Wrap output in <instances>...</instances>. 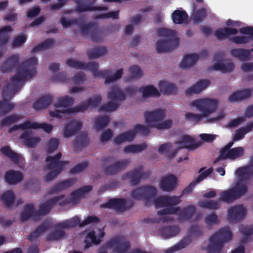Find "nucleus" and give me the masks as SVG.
<instances>
[{"label": "nucleus", "instance_id": "1", "mask_svg": "<svg viewBox=\"0 0 253 253\" xmlns=\"http://www.w3.org/2000/svg\"><path fill=\"white\" fill-rule=\"evenodd\" d=\"M38 60L36 57H31L24 61L19 67L15 75L10 79L11 83L3 87L0 101V116L6 115L14 108V104L9 102L15 93L23 86L24 83L32 78L37 74Z\"/></svg>", "mask_w": 253, "mask_h": 253}, {"label": "nucleus", "instance_id": "2", "mask_svg": "<svg viewBox=\"0 0 253 253\" xmlns=\"http://www.w3.org/2000/svg\"><path fill=\"white\" fill-rule=\"evenodd\" d=\"M218 101L216 99L205 98L193 102V105L202 112V114L187 112L185 114V119L187 121L197 123L203 117H206L213 112L216 109Z\"/></svg>", "mask_w": 253, "mask_h": 253}, {"label": "nucleus", "instance_id": "3", "mask_svg": "<svg viewBox=\"0 0 253 253\" xmlns=\"http://www.w3.org/2000/svg\"><path fill=\"white\" fill-rule=\"evenodd\" d=\"M157 33L159 36L165 38V40H159L156 42L158 53L169 52L178 46L179 40L176 37L175 31L163 28L159 29Z\"/></svg>", "mask_w": 253, "mask_h": 253}, {"label": "nucleus", "instance_id": "4", "mask_svg": "<svg viewBox=\"0 0 253 253\" xmlns=\"http://www.w3.org/2000/svg\"><path fill=\"white\" fill-rule=\"evenodd\" d=\"M232 237V234L229 227L225 226L220 229L210 239V244L207 247L208 253H219L223 244L229 241Z\"/></svg>", "mask_w": 253, "mask_h": 253}, {"label": "nucleus", "instance_id": "5", "mask_svg": "<svg viewBox=\"0 0 253 253\" xmlns=\"http://www.w3.org/2000/svg\"><path fill=\"white\" fill-rule=\"evenodd\" d=\"M235 173L239 179L232 188L237 198L239 199L248 192V186L245 181L253 175V169H251L250 166L238 168Z\"/></svg>", "mask_w": 253, "mask_h": 253}, {"label": "nucleus", "instance_id": "6", "mask_svg": "<svg viewBox=\"0 0 253 253\" xmlns=\"http://www.w3.org/2000/svg\"><path fill=\"white\" fill-rule=\"evenodd\" d=\"M61 156V153L59 152L54 156L46 157V161L48 163L47 169L53 170L46 175V181H49L55 178L63 170L64 166L69 163V161H60Z\"/></svg>", "mask_w": 253, "mask_h": 253}, {"label": "nucleus", "instance_id": "7", "mask_svg": "<svg viewBox=\"0 0 253 253\" xmlns=\"http://www.w3.org/2000/svg\"><path fill=\"white\" fill-rule=\"evenodd\" d=\"M84 68L82 69L88 70L92 73L95 77H105V83H110L120 79L123 74V69H120L113 75L109 76L110 71L107 70H98V64L95 62H89L86 64L84 63Z\"/></svg>", "mask_w": 253, "mask_h": 253}, {"label": "nucleus", "instance_id": "8", "mask_svg": "<svg viewBox=\"0 0 253 253\" xmlns=\"http://www.w3.org/2000/svg\"><path fill=\"white\" fill-rule=\"evenodd\" d=\"M196 209L194 206H188L183 209L179 207L165 208L158 211L159 215L165 214H176L179 221H187L192 218L195 213Z\"/></svg>", "mask_w": 253, "mask_h": 253}, {"label": "nucleus", "instance_id": "9", "mask_svg": "<svg viewBox=\"0 0 253 253\" xmlns=\"http://www.w3.org/2000/svg\"><path fill=\"white\" fill-rule=\"evenodd\" d=\"M157 193V189L151 185L142 186L133 190L131 197L136 200H143L147 206L152 204V199Z\"/></svg>", "mask_w": 253, "mask_h": 253}, {"label": "nucleus", "instance_id": "10", "mask_svg": "<svg viewBox=\"0 0 253 253\" xmlns=\"http://www.w3.org/2000/svg\"><path fill=\"white\" fill-rule=\"evenodd\" d=\"M134 203L131 200L128 202L123 198L110 199L107 203L101 205V207L113 209L117 211L123 212L133 206Z\"/></svg>", "mask_w": 253, "mask_h": 253}, {"label": "nucleus", "instance_id": "11", "mask_svg": "<svg viewBox=\"0 0 253 253\" xmlns=\"http://www.w3.org/2000/svg\"><path fill=\"white\" fill-rule=\"evenodd\" d=\"M165 115V110L162 109H157L149 112L146 111L144 113L145 122L150 127L155 128L159 122L162 121Z\"/></svg>", "mask_w": 253, "mask_h": 253}, {"label": "nucleus", "instance_id": "12", "mask_svg": "<svg viewBox=\"0 0 253 253\" xmlns=\"http://www.w3.org/2000/svg\"><path fill=\"white\" fill-rule=\"evenodd\" d=\"M113 247H115L113 252L126 253L129 249L130 244L123 237H116L111 239L104 246L105 249Z\"/></svg>", "mask_w": 253, "mask_h": 253}, {"label": "nucleus", "instance_id": "13", "mask_svg": "<svg viewBox=\"0 0 253 253\" xmlns=\"http://www.w3.org/2000/svg\"><path fill=\"white\" fill-rule=\"evenodd\" d=\"M142 169L143 167L140 166L138 168L134 169L132 170L127 172L123 176L122 178L123 179H129L132 185H136L139 184L141 178H147L150 175V171L143 172Z\"/></svg>", "mask_w": 253, "mask_h": 253}, {"label": "nucleus", "instance_id": "14", "mask_svg": "<svg viewBox=\"0 0 253 253\" xmlns=\"http://www.w3.org/2000/svg\"><path fill=\"white\" fill-rule=\"evenodd\" d=\"M64 195H61L55 197H53L41 205H40L39 209L35 214L36 218H39L41 216H45L48 214L52 207L59 201L62 200L64 198Z\"/></svg>", "mask_w": 253, "mask_h": 253}, {"label": "nucleus", "instance_id": "15", "mask_svg": "<svg viewBox=\"0 0 253 253\" xmlns=\"http://www.w3.org/2000/svg\"><path fill=\"white\" fill-rule=\"evenodd\" d=\"M131 162L129 159L117 161L107 166L104 169V173L106 175H113L125 169Z\"/></svg>", "mask_w": 253, "mask_h": 253}, {"label": "nucleus", "instance_id": "16", "mask_svg": "<svg viewBox=\"0 0 253 253\" xmlns=\"http://www.w3.org/2000/svg\"><path fill=\"white\" fill-rule=\"evenodd\" d=\"M102 100L100 95L94 96L92 98H89L83 102H81L80 104L72 108L70 110L71 111H76L78 112H84L87 110L89 106L92 108H96L100 104Z\"/></svg>", "mask_w": 253, "mask_h": 253}, {"label": "nucleus", "instance_id": "17", "mask_svg": "<svg viewBox=\"0 0 253 253\" xmlns=\"http://www.w3.org/2000/svg\"><path fill=\"white\" fill-rule=\"evenodd\" d=\"M247 211L242 205L233 206L228 210V217L230 222H236L244 218Z\"/></svg>", "mask_w": 253, "mask_h": 253}, {"label": "nucleus", "instance_id": "18", "mask_svg": "<svg viewBox=\"0 0 253 253\" xmlns=\"http://www.w3.org/2000/svg\"><path fill=\"white\" fill-rule=\"evenodd\" d=\"M240 33L248 35L246 36H236L231 39V41L236 44H246L249 42L250 40L253 41V27L247 26L240 29Z\"/></svg>", "mask_w": 253, "mask_h": 253}, {"label": "nucleus", "instance_id": "19", "mask_svg": "<svg viewBox=\"0 0 253 253\" xmlns=\"http://www.w3.org/2000/svg\"><path fill=\"white\" fill-rule=\"evenodd\" d=\"M177 182V179L174 175L166 174L161 180V188L164 191L170 192L175 188Z\"/></svg>", "mask_w": 253, "mask_h": 253}, {"label": "nucleus", "instance_id": "20", "mask_svg": "<svg viewBox=\"0 0 253 253\" xmlns=\"http://www.w3.org/2000/svg\"><path fill=\"white\" fill-rule=\"evenodd\" d=\"M82 127V123L79 121L74 119L71 120L67 124H65L64 128V136L69 137L75 135Z\"/></svg>", "mask_w": 253, "mask_h": 253}, {"label": "nucleus", "instance_id": "21", "mask_svg": "<svg viewBox=\"0 0 253 253\" xmlns=\"http://www.w3.org/2000/svg\"><path fill=\"white\" fill-rule=\"evenodd\" d=\"M77 181L76 178H71L60 182L48 190V194H53L66 190L74 185Z\"/></svg>", "mask_w": 253, "mask_h": 253}, {"label": "nucleus", "instance_id": "22", "mask_svg": "<svg viewBox=\"0 0 253 253\" xmlns=\"http://www.w3.org/2000/svg\"><path fill=\"white\" fill-rule=\"evenodd\" d=\"M19 60V56L18 54L10 56L1 66L0 70L4 73L11 72L17 66Z\"/></svg>", "mask_w": 253, "mask_h": 253}, {"label": "nucleus", "instance_id": "23", "mask_svg": "<svg viewBox=\"0 0 253 253\" xmlns=\"http://www.w3.org/2000/svg\"><path fill=\"white\" fill-rule=\"evenodd\" d=\"M30 128L34 129L42 128L44 131L49 133L52 131L53 127L51 125L45 123L39 124L36 122H31L29 121H27L20 124V129H25Z\"/></svg>", "mask_w": 253, "mask_h": 253}, {"label": "nucleus", "instance_id": "24", "mask_svg": "<svg viewBox=\"0 0 253 253\" xmlns=\"http://www.w3.org/2000/svg\"><path fill=\"white\" fill-rule=\"evenodd\" d=\"M253 88H246L234 92L228 97V101L229 102H235L242 101L250 97L252 95V91Z\"/></svg>", "mask_w": 253, "mask_h": 253}, {"label": "nucleus", "instance_id": "25", "mask_svg": "<svg viewBox=\"0 0 253 253\" xmlns=\"http://www.w3.org/2000/svg\"><path fill=\"white\" fill-rule=\"evenodd\" d=\"M210 85V82L208 80H202L197 81L194 84L185 90L187 96L200 93L203 90Z\"/></svg>", "mask_w": 253, "mask_h": 253}, {"label": "nucleus", "instance_id": "26", "mask_svg": "<svg viewBox=\"0 0 253 253\" xmlns=\"http://www.w3.org/2000/svg\"><path fill=\"white\" fill-rule=\"evenodd\" d=\"M4 179L9 184L15 185L23 180V174L19 171L11 169L5 172Z\"/></svg>", "mask_w": 253, "mask_h": 253}, {"label": "nucleus", "instance_id": "27", "mask_svg": "<svg viewBox=\"0 0 253 253\" xmlns=\"http://www.w3.org/2000/svg\"><path fill=\"white\" fill-rule=\"evenodd\" d=\"M104 232L101 230H100V233L98 236L95 235L94 231H91L87 233L85 240L84 249H86L90 248L92 244L99 245L104 236Z\"/></svg>", "mask_w": 253, "mask_h": 253}, {"label": "nucleus", "instance_id": "28", "mask_svg": "<svg viewBox=\"0 0 253 253\" xmlns=\"http://www.w3.org/2000/svg\"><path fill=\"white\" fill-rule=\"evenodd\" d=\"M175 143L179 145L180 148H186L189 151L194 150L199 146V144L194 143V139L189 135L182 136L180 140Z\"/></svg>", "mask_w": 253, "mask_h": 253}, {"label": "nucleus", "instance_id": "29", "mask_svg": "<svg viewBox=\"0 0 253 253\" xmlns=\"http://www.w3.org/2000/svg\"><path fill=\"white\" fill-rule=\"evenodd\" d=\"M33 132L31 130L25 131L20 136V138L23 140L24 144L28 147H34L41 141L39 137H32Z\"/></svg>", "mask_w": 253, "mask_h": 253}, {"label": "nucleus", "instance_id": "30", "mask_svg": "<svg viewBox=\"0 0 253 253\" xmlns=\"http://www.w3.org/2000/svg\"><path fill=\"white\" fill-rule=\"evenodd\" d=\"M107 97L113 101H123L126 99V96L118 86H112L107 94Z\"/></svg>", "mask_w": 253, "mask_h": 253}, {"label": "nucleus", "instance_id": "31", "mask_svg": "<svg viewBox=\"0 0 253 253\" xmlns=\"http://www.w3.org/2000/svg\"><path fill=\"white\" fill-rule=\"evenodd\" d=\"M213 69L216 71H220L225 74L232 72L234 69V64L230 60H220L215 63Z\"/></svg>", "mask_w": 253, "mask_h": 253}, {"label": "nucleus", "instance_id": "32", "mask_svg": "<svg viewBox=\"0 0 253 253\" xmlns=\"http://www.w3.org/2000/svg\"><path fill=\"white\" fill-rule=\"evenodd\" d=\"M180 232L178 225H172L162 227L159 230V234L164 238H171L176 236Z\"/></svg>", "mask_w": 253, "mask_h": 253}, {"label": "nucleus", "instance_id": "33", "mask_svg": "<svg viewBox=\"0 0 253 253\" xmlns=\"http://www.w3.org/2000/svg\"><path fill=\"white\" fill-rule=\"evenodd\" d=\"M238 33L236 29L232 28H224L216 29L214 32V36L219 41L227 39L230 36L235 35Z\"/></svg>", "mask_w": 253, "mask_h": 253}, {"label": "nucleus", "instance_id": "34", "mask_svg": "<svg viewBox=\"0 0 253 253\" xmlns=\"http://www.w3.org/2000/svg\"><path fill=\"white\" fill-rule=\"evenodd\" d=\"M160 91L166 95L175 94L177 91L176 85L165 81H161L159 83Z\"/></svg>", "mask_w": 253, "mask_h": 253}, {"label": "nucleus", "instance_id": "35", "mask_svg": "<svg viewBox=\"0 0 253 253\" xmlns=\"http://www.w3.org/2000/svg\"><path fill=\"white\" fill-rule=\"evenodd\" d=\"M52 97L50 95H45L33 103V108L35 110H40L47 108L51 103Z\"/></svg>", "mask_w": 253, "mask_h": 253}, {"label": "nucleus", "instance_id": "36", "mask_svg": "<svg viewBox=\"0 0 253 253\" xmlns=\"http://www.w3.org/2000/svg\"><path fill=\"white\" fill-rule=\"evenodd\" d=\"M35 211L34 206L33 204H26L24 207V211L21 213V220L22 222L28 220L32 217L35 220H38L39 218H36L35 214Z\"/></svg>", "mask_w": 253, "mask_h": 253}, {"label": "nucleus", "instance_id": "37", "mask_svg": "<svg viewBox=\"0 0 253 253\" xmlns=\"http://www.w3.org/2000/svg\"><path fill=\"white\" fill-rule=\"evenodd\" d=\"M239 229L240 232L244 235L241 240V243L245 244L251 239V235L253 234V225H241Z\"/></svg>", "mask_w": 253, "mask_h": 253}, {"label": "nucleus", "instance_id": "38", "mask_svg": "<svg viewBox=\"0 0 253 253\" xmlns=\"http://www.w3.org/2000/svg\"><path fill=\"white\" fill-rule=\"evenodd\" d=\"M199 59L197 54H187L185 55L181 62L180 66L182 69H187L193 66Z\"/></svg>", "mask_w": 253, "mask_h": 253}, {"label": "nucleus", "instance_id": "39", "mask_svg": "<svg viewBox=\"0 0 253 253\" xmlns=\"http://www.w3.org/2000/svg\"><path fill=\"white\" fill-rule=\"evenodd\" d=\"M171 17L175 24H180L187 22L188 15L186 11L176 9L172 12Z\"/></svg>", "mask_w": 253, "mask_h": 253}, {"label": "nucleus", "instance_id": "40", "mask_svg": "<svg viewBox=\"0 0 253 253\" xmlns=\"http://www.w3.org/2000/svg\"><path fill=\"white\" fill-rule=\"evenodd\" d=\"M231 55L241 61L248 60L251 57L250 51L243 48H235L231 50Z\"/></svg>", "mask_w": 253, "mask_h": 253}, {"label": "nucleus", "instance_id": "41", "mask_svg": "<svg viewBox=\"0 0 253 253\" xmlns=\"http://www.w3.org/2000/svg\"><path fill=\"white\" fill-rule=\"evenodd\" d=\"M88 142L87 134L82 133L73 141V146L75 151H79L83 147L87 146L88 144Z\"/></svg>", "mask_w": 253, "mask_h": 253}, {"label": "nucleus", "instance_id": "42", "mask_svg": "<svg viewBox=\"0 0 253 253\" xmlns=\"http://www.w3.org/2000/svg\"><path fill=\"white\" fill-rule=\"evenodd\" d=\"M0 151L3 155L9 158L13 162L17 163L20 161V155L12 151L9 146L2 147L0 148Z\"/></svg>", "mask_w": 253, "mask_h": 253}, {"label": "nucleus", "instance_id": "43", "mask_svg": "<svg viewBox=\"0 0 253 253\" xmlns=\"http://www.w3.org/2000/svg\"><path fill=\"white\" fill-rule=\"evenodd\" d=\"M191 238L189 236L184 237L179 243L174 246L167 249L165 253H173L174 252L185 248L191 242Z\"/></svg>", "mask_w": 253, "mask_h": 253}, {"label": "nucleus", "instance_id": "44", "mask_svg": "<svg viewBox=\"0 0 253 253\" xmlns=\"http://www.w3.org/2000/svg\"><path fill=\"white\" fill-rule=\"evenodd\" d=\"M107 53V49L105 47L97 46L88 50L87 52L88 57L90 59L98 58Z\"/></svg>", "mask_w": 253, "mask_h": 253}, {"label": "nucleus", "instance_id": "45", "mask_svg": "<svg viewBox=\"0 0 253 253\" xmlns=\"http://www.w3.org/2000/svg\"><path fill=\"white\" fill-rule=\"evenodd\" d=\"M238 199L232 188L223 191L220 194V200L227 203H231Z\"/></svg>", "mask_w": 253, "mask_h": 253}, {"label": "nucleus", "instance_id": "46", "mask_svg": "<svg viewBox=\"0 0 253 253\" xmlns=\"http://www.w3.org/2000/svg\"><path fill=\"white\" fill-rule=\"evenodd\" d=\"M12 31L10 26H5L0 29V47L4 46L8 42L9 33Z\"/></svg>", "mask_w": 253, "mask_h": 253}, {"label": "nucleus", "instance_id": "47", "mask_svg": "<svg viewBox=\"0 0 253 253\" xmlns=\"http://www.w3.org/2000/svg\"><path fill=\"white\" fill-rule=\"evenodd\" d=\"M139 90L142 92L143 97L144 98L149 96L159 97L160 96L159 91L153 85H146L140 88Z\"/></svg>", "mask_w": 253, "mask_h": 253}, {"label": "nucleus", "instance_id": "48", "mask_svg": "<svg viewBox=\"0 0 253 253\" xmlns=\"http://www.w3.org/2000/svg\"><path fill=\"white\" fill-rule=\"evenodd\" d=\"M57 101V103L54 104V106L56 109L60 107H68L72 105L74 103L73 98L68 95H64L59 97Z\"/></svg>", "mask_w": 253, "mask_h": 253}, {"label": "nucleus", "instance_id": "49", "mask_svg": "<svg viewBox=\"0 0 253 253\" xmlns=\"http://www.w3.org/2000/svg\"><path fill=\"white\" fill-rule=\"evenodd\" d=\"M198 206L202 208L209 210H217L220 208V204L218 201L210 200L209 201L203 200L198 203Z\"/></svg>", "mask_w": 253, "mask_h": 253}, {"label": "nucleus", "instance_id": "50", "mask_svg": "<svg viewBox=\"0 0 253 253\" xmlns=\"http://www.w3.org/2000/svg\"><path fill=\"white\" fill-rule=\"evenodd\" d=\"M80 219L79 217L75 216L70 219H67L63 222H60L57 225V227L61 228H68L76 227L80 223Z\"/></svg>", "mask_w": 253, "mask_h": 253}, {"label": "nucleus", "instance_id": "51", "mask_svg": "<svg viewBox=\"0 0 253 253\" xmlns=\"http://www.w3.org/2000/svg\"><path fill=\"white\" fill-rule=\"evenodd\" d=\"M0 198L6 208H9L13 205L15 195L12 191L8 190L1 195Z\"/></svg>", "mask_w": 253, "mask_h": 253}, {"label": "nucleus", "instance_id": "52", "mask_svg": "<svg viewBox=\"0 0 253 253\" xmlns=\"http://www.w3.org/2000/svg\"><path fill=\"white\" fill-rule=\"evenodd\" d=\"M207 11L205 8H201L195 11L191 17L194 23H200L207 17Z\"/></svg>", "mask_w": 253, "mask_h": 253}, {"label": "nucleus", "instance_id": "53", "mask_svg": "<svg viewBox=\"0 0 253 253\" xmlns=\"http://www.w3.org/2000/svg\"><path fill=\"white\" fill-rule=\"evenodd\" d=\"M147 145L145 143L140 144L128 145L124 148V152L126 153H138L145 149Z\"/></svg>", "mask_w": 253, "mask_h": 253}, {"label": "nucleus", "instance_id": "54", "mask_svg": "<svg viewBox=\"0 0 253 253\" xmlns=\"http://www.w3.org/2000/svg\"><path fill=\"white\" fill-rule=\"evenodd\" d=\"M21 119V117L17 115H10L5 117L1 120L0 122V126H9Z\"/></svg>", "mask_w": 253, "mask_h": 253}, {"label": "nucleus", "instance_id": "55", "mask_svg": "<svg viewBox=\"0 0 253 253\" xmlns=\"http://www.w3.org/2000/svg\"><path fill=\"white\" fill-rule=\"evenodd\" d=\"M244 149L242 147L232 148L228 152L229 159L235 160L244 155Z\"/></svg>", "mask_w": 253, "mask_h": 253}, {"label": "nucleus", "instance_id": "56", "mask_svg": "<svg viewBox=\"0 0 253 253\" xmlns=\"http://www.w3.org/2000/svg\"><path fill=\"white\" fill-rule=\"evenodd\" d=\"M91 40L94 42H100L103 41L105 35L96 27L91 32L90 35Z\"/></svg>", "mask_w": 253, "mask_h": 253}, {"label": "nucleus", "instance_id": "57", "mask_svg": "<svg viewBox=\"0 0 253 253\" xmlns=\"http://www.w3.org/2000/svg\"><path fill=\"white\" fill-rule=\"evenodd\" d=\"M109 122L108 116H100L96 118L95 126L97 130H99L105 127Z\"/></svg>", "mask_w": 253, "mask_h": 253}, {"label": "nucleus", "instance_id": "58", "mask_svg": "<svg viewBox=\"0 0 253 253\" xmlns=\"http://www.w3.org/2000/svg\"><path fill=\"white\" fill-rule=\"evenodd\" d=\"M71 108H69L62 110H55L54 111H50L49 113L50 116L52 117L61 119L66 114L77 113L76 111H71L70 109Z\"/></svg>", "mask_w": 253, "mask_h": 253}, {"label": "nucleus", "instance_id": "59", "mask_svg": "<svg viewBox=\"0 0 253 253\" xmlns=\"http://www.w3.org/2000/svg\"><path fill=\"white\" fill-rule=\"evenodd\" d=\"M65 236V232L62 230H55L50 233L46 237V240L49 241L58 240Z\"/></svg>", "mask_w": 253, "mask_h": 253}, {"label": "nucleus", "instance_id": "60", "mask_svg": "<svg viewBox=\"0 0 253 253\" xmlns=\"http://www.w3.org/2000/svg\"><path fill=\"white\" fill-rule=\"evenodd\" d=\"M119 108V104L117 102H109L100 107V111L113 112Z\"/></svg>", "mask_w": 253, "mask_h": 253}, {"label": "nucleus", "instance_id": "61", "mask_svg": "<svg viewBox=\"0 0 253 253\" xmlns=\"http://www.w3.org/2000/svg\"><path fill=\"white\" fill-rule=\"evenodd\" d=\"M157 209L168 207L167 196H161L155 199L153 202Z\"/></svg>", "mask_w": 253, "mask_h": 253}, {"label": "nucleus", "instance_id": "62", "mask_svg": "<svg viewBox=\"0 0 253 253\" xmlns=\"http://www.w3.org/2000/svg\"><path fill=\"white\" fill-rule=\"evenodd\" d=\"M119 10H116L109 12L107 13L96 15L95 16L94 18L96 19H98L111 18L113 19H118L119 18Z\"/></svg>", "mask_w": 253, "mask_h": 253}, {"label": "nucleus", "instance_id": "63", "mask_svg": "<svg viewBox=\"0 0 253 253\" xmlns=\"http://www.w3.org/2000/svg\"><path fill=\"white\" fill-rule=\"evenodd\" d=\"M135 135L140 133L142 135H146L150 133V129L148 126L140 124H136L133 128Z\"/></svg>", "mask_w": 253, "mask_h": 253}, {"label": "nucleus", "instance_id": "64", "mask_svg": "<svg viewBox=\"0 0 253 253\" xmlns=\"http://www.w3.org/2000/svg\"><path fill=\"white\" fill-rule=\"evenodd\" d=\"M59 144V141L58 139L51 138L48 141L47 145V151L50 154L56 150Z\"/></svg>", "mask_w": 253, "mask_h": 253}]
</instances>
